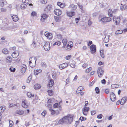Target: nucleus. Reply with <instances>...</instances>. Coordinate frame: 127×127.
Segmentation results:
<instances>
[{
    "label": "nucleus",
    "instance_id": "f257e3e1",
    "mask_svg": "<svg viewBox=\"0 0 127 127\" xmlns=\"http://www.w3.org/2000/svg\"><path fill=\"white\" fill-rule=\"evenodd\" d=\"M73 121V117L72 115H68L63 117L59 121V124H63L64 123L70 124Z\"/></svg>",
    "mask_w": 127,
    "mask_h": 127
},
{
    "label": "nucleus",
    "instance_id": "f03ea898",
    "mask_svg": "<svg viewBox=\"0 0 127 127\" xmlns=\"http://www.w3.org/2000/svg\"><path fill=\"white\" fill-rule=\"evenodd\" d=\"M36 61V59L35 57L30 58L29 59V64L30 66L31 67L34 66Z\"/></svg>",
    "mask_w": 127,
    "mask_h": 127
},
{
    "label": "nucleus",
    "instance_id": "7ed1b4c3",
    "mask_svg": "<svg viewBox=\"0 0 127 127\" xmlns=\"http://www.w3.org/2000/svg\"><path fill=\"white\" fill-rule=\"evenodd\" d=\"M98 19L99 22L103 23L109 22L111 20V18L110 17H102L101 16H99Z\"/></svg>",
    "mask_w": 127,
    "mask_h": 127
},
{
    "label": "nucleus",
    "instance_id": "20e7f679",
    "mask_svg": "<svg viewBox=\"0 0 127 127\" xmlns=\"http://www.w3.org/2000/svg\"><path fill=\"white\" fill-rule=\"evenodd\" d=\"M113 19V21L115 22V23L116 25H118L120 23V18L118 17H114Z\"/></svg>",
    "mask_w": 127,
    "mask_h": 127
},
{
    "label": "nucleus",
    "instance_id": "39448f33",
    "mask_svg": "<svg viewBox=\"0 0 127 127\" xmlns=\"http://www.w3.org/2000/svg\"><path fill=\"white\" fill-rule=\"evenodd\" d=\"M44 48L46 51H48L50 49V46L49 42H46L43 46Z\"/></svg>",
    "mask_w": 127,
    "mask_h": 127
},
{
    "label": "nucleus",
    "instance_id": "423d86ee",
    "mask_svg": "<svg viewBox=\"0 0 127 127\" xmlns=\"http://www.w3.org/2000/svg\"><path fill=\"white\" fill-rule=\"evenodd\" d=\"M54 84V80L52 79H50L47 85L48 88L49 89H51L52 87Z\"/></svg>",
    "mask_w": 127,
    "mask_h": 127
},
{
    "label": "nucleus",
    "instance_id": "0eeeda50",
    "mask_svg": "<svg viewBox=\"0 0 127 127\" xmlns=\"http://www.w3.org/2000/svg\"><path fill=\"white\" fill-rule=\"evenodd\" d=\"M110 100L112 101H114L116 99V96L113 92H111L110 94Z\"/></svg>",
    "mask_w": 127,
    "mask_h": 127
},
{
    "label": "nucleus",
    "instance_id": "6e6552de",
    "mask_svg": "<svg viewBox=\"0 0 127 127\" xmlns=\"http://www.w3.org/2000/svg\"><path fill=\"white\" fill-rule=\"evenodd\" d=\"M52 8V5H48L44 10L45 13L48 14L50 12Z\"/></svg>",
    "mask_w": 127,
    "mask_h": 127
},
{
    "label": "nucleus",
    "instance_id": "1a4fd4ad",
    "mask_svg": "<svg viewBox=\"0 0 127 127\" xmlns=\"http://www.w3.org/2000/svg\"><path fill=\"white\" fill-rule=\"evenodd\" d=\"M91 52L92 53H95L96 51V46L94 45H92L90 47Z\"/></svg>",
    "mask_w": 127,
    "mask_h": 127
},
{
    "label": "nucleus",
    "instance_id": "9d476101",
    "mask_svg": "<svg viewBox=\"0 0 127 127\" xmlns=\"http://www.w3.org/2000/svg\"><path fill=\"white\" fill-rule=\"evenodd\" d=\"M45 36L50 39H52V34L50 33L47 32H46L45 33Z\"/></svg>",
    "mask_w": 127,
    "mask_h": 127
},
{
    "label": "nucleus",
    "instance_id": "9b49d317",
    "mask_svg": "<svg viewBox=\"0 0 127 127\" xmlns=\"http://www.w3.org/2000/svg\"><path fill=\"white\" fill-rule=\"evenodd\" d=\"M45 14H43L41 16V20L42 22H44L45 20L48 17V15L46 14H47L45 13Z\"/></svg>",
    "mask_w": 127,
    "mask_h": 127
},
{
    "label": "nucleus",
    "instance_id": "f8f14e48",
    "mask_svg": "<svg viewBox=\"0 0 127 127\" xmlns=\"http://www.w3.org/2000/svg\"><path fill=\"white\" fill-rule=\"evenodd\" d=\"M54 13L57 15H60L62 14L61 11L59 9H56L54 10Z\"/></svg>",
    "mask_w": 127,
    "mask_h": 127
},
{
    "label": "nucleus",
    "instance_id": "ddd939ff",
    "mask_svg": "<svg viewBox=\"0 0 127 127\" xmlns=\"http://www.w3.org/2000/svg\"><path fill=\"white\" fill-rule=\"evenodd\" d=\"M116 10H114L113 11H112L111 9H109L108 11V13L109 16L112 17L113 16V13H114V12L116 11Z\"/></svg>",
    "mask_w": 127,
    "mask_h": 127
},
{
    "label": "nucleus",
    "instance_id": "4468645a",
    "mask_svg": "<svg viewBox=\"0 0 127 127\" xmlns=\"http://www.w3.org/2000/svg\"><path fill=\"white\" fill-rule=\"evenodd\" d=\"M67 65L66 63H65L60 64L59 66V67L61 69H62L67 67Z\"/></svg>",
    "mask_w": 127,
    "mask_h": 127
},
{
    "label": "nucleus",
    "instance_id": "2eb2a0df",
    "mask_svg": "<svg viewBox=\"0 0 127 127\" xmlns=\"http://www.w3.org/2000/svg\"><path fill=\"white\" fill-rule=\"evenodd\" d=\"M27 66L26 65L22 64L21 66V71H26L27 70Z\"/></svg>",
    "mask_w": 127,
    "mask_h": 127
},
{
    "label": "nucleus",
    "instance_id": "dca6fc26",
    "mask_svg": "<svg viewBox=\"0 0 127 127\" xmlns=\"http://www.w3.org/2000/svg\"><path fill=\"white\" fill-rule=\"evenodd\" d=\"M19 55V53L17 51L14 52L12 54V57L15 58L17 57Z\"/></svg>",
    "mask_w": 127,
    "mask_h": 127
},
{
    "label": "nucleus",
    "instance_id": "f3484780",
    "mask_svg": "<svg viewBox=\"0 0 127 127\" xmlns=\"http://www.w3.org/2000/svg\"><path fill=\"white\" fill-rule=\"evenodd\" d=\"M66 14L68 16L71 17L75 15V13L74 12H67Z\"/></svg>",
    "mask_w": 127,
    "mask_h": 127
},
{
    "label": "nucleus",
    "instance_id": "a211bd4d",
    "mask_svg": "<svg viewBox=\"0 0 127 127\" xmlns=\"http://www.w3.org/2000/svg\"><path fill=\"white\" fill-rule=\"evenodd\" d=\"M12 18L13 21L15 22H16L18 21L19 19L18 18L17 16L16 15H13L11 16Z\"/></svg>",
    "mask_w": 127,
    "mask_h": 127
},
{
    "label": "nucleus",
    "instance_id": "6ab92c4d",
    "mask_svg": "<svg viewBox=\"0 0 127 127\" xmlns=\"http://www.w3.org/2000/svg\"><path fill=\"white\" fill-rule=\"evenodd\" d=\"M67 40L66 39H63L62 42L63 43V45L62 47V48H64L67 43Z\"/></svg>",
    "mask_w": 127,
    "mask_h": 127
},
{
    "label": "nucleus",
    "instance_id": "aec40b11",
    "mask_svg": "<svg viewBox=\"0 0 127 127\" xmlns=\"http://www.w3.org/2000/svg\"><path fill=\"white\" fill-rule=\"evenodd\" d=\"M121 9L122 10H125L127 8V6L126 4L123 5V4H121V6H120Z\"/></svg>",
    "mask_w": 127,
    "mask_h": 127
},
{
    "label": "nucleus",
    "instance_id": "412c9836",
    "mask_svg": "<svg viewBox=\"0 0 127 127\" xmlns=\"http://www.w3.org/2000/svg\"><path fill=\"white\" fill-rule=\"evenodd\" d=\"M6 63H10L12 62V58L8 56L6 59Z\"/></svg>",
    "mask_w": 127,
    "mask_h": 127
},
{
    "label": "nucleus",
    "instance_id": "4be33fe9",
    "mask_svg": "<svg viewBox=\"0 0 127 127\" xmlns=\"http://www.w3.org/2000/svg\"><path fill=\"white\" fill-rule=\"evenodd\" d=\"M110 37V35H108L107 36H105L104 39V42L107 43L109 41V38Z\"/></svg>",
    "mask_w": 127,
    "mask_h": 127
},
{
    "label": "nucleus",
    "instance_id": "5701e85b",
    "mask_svg": "<svg viewBox=\"0 0 127 127\" xmlns=\"http://www.w3.org/2000/svg\"><path fill=\"white\" fill-rule=\"evenodd\" d=\"M41 86L39 84H35L34 85V87L35 90H37L40 88Z\"/></svg>",
    "mask_w": 127,
    "mask_h": 127
},
{
    "label": "nucleus",
    "instance_id": "b1692460",
    "mask_svg": "<svg viewBox=\"0 0 127 127\" xmlns=\"http://www.w3.org/2000/svg\"><path fill=\"white\" fill-rule=\"evenodd\" d=\"M24 113V111L21 110H17L16 112V113L19 114L20 115H22Z\"/></svg>",
    "mask_w": 127,
    "mask_h": 127
},
{
    "label": "nucleus",
    "instance_id": "393cba45",
    "mask_svg": "<svg viewBox=\"0 0 127 127\" xmlns=\"http://www.w3.org/2000/svg\"><path fill=\"white\" fill-rule=\"evenodd\" d=\"M69 8L72 9L74 10L76 9L77 8V6L76 5H74L73 4H71L69 6Z\"/></svg>",
    "mask_w": 127,
    "mask_h": 127
},
{
    "label": "nucleus",
    "instance_id": "a878e982",
    "mask_svg": "<svg viewBox=\"0 0 127 127\" xmlns=\"http://www.w3.org/2000/svg\"><path fill=\"white\" fill-rule=\"evenodd\" d=\"M27 95L29 97L31 98L34 96V95L32 94V93L30 92H28L27 93Z\"/></svg>",
    "mask_w": 127,
    "mask_h": 127
},
{
    "label": "nucleus",
    "instance_id": "bb28decb",
    "mask_svg": "<svg viewBox=\"0 0 127 127\" xmlns=\"http://www.w3.org/2000/svg\"><path fill=\"white\" fill-rule=\"evenodd\" d=\"M25 101H23L22 103V106L24 108H27L28 107V105Z\"/></svg>",
    "mask_w": 127,
    "mask_h": 127
},
{
    "label": "nucleus",
    "instance_id": "cd10ccee",
    "mask_svg": "<svg viewBox=\"0 0 127 127\" xmlns=\"http://www.w3.org/2000/svg\"><path fill=\"white\" fill-rule=\"evenodd\" d=\"M119 87V86L118 84H113L111 85V88L113 89L116 88H118Z\"/></svg>",
    "mask_w": 127,
    "mask_h": 127
},
{
    "label": "nucleus",
    "instance_id": "c85d7f7f",
    "mask_svg": "<svg viewBox=\"0 0 127 127\" xmlns=\"http://www.w3.org/2000/svg\"><path fill=\"white\" fill-rule=\"evenodd\" d=\"M32 78V76L31 75H30L28 77L27 80V82L29 83L30 81L31 80Z\"/></svg>",
    "mask_w": 127,
    "mask_h": 127
},
{
    "label": "nucleus",
    "instance_id": "c756f323",
    "mask_svg": "<svg viewBox=\"0 0 127 127\" xmlns=\"http://www.w3.org/2000/svg\"><path fill=\"white\" fill-rule=\"evenodd\" d=\"M72 44H71V45H69V44H68L67 46V47H66V48H67L66 50H70L72 47Z\"/></svg>",
    "mask_w": 127,
    "mask_h": 127
},
{
    "label": "nucleus",
    "instance_id": "7c9ffc66",
    "mask_svg": "<svg viewBox=\"0 0 127 127\" xmlns=\"http://www.w3.org/2000/svg\"><path fill=\"white\" fill-rule=\"evenodd\" d=\"M95 93L96 94H98L100 93V90L98 87H95Z\"/></svg>",
    "mask_w": 127,
    "mask_h": 127
},
{
    "label": "nucleus",
    "instance_id": "2f4dec72",
    "mask_svg": "<svg viewBox=\"0 0 127 127\" xmlns=\"http://www.w3.org/2000/svg\"><path fill=\"white\" fill-rule=\"evenodd\" d=\"M2 52L4 54H6L8 53V51L6 48H4L2 50Z\"/></svg>",
    "mask_w": 127,
    "mask_h": 127
},
{
    "label": "nucleus",
    "instance_id": "473e14b6",
    "mask_svg": "<svg viewBox=\"0 0 127 127\" xmlns=\"http://www.w3.org/2000/svg\"><path fill=\"white\" fill-rule=\"evenodd\" d=\"M123 32L122 30H118L115 33L116 34H121Z\"/></svg>",
    "mask_w": 127,
    "mask_h": 127
},
{
    "label": "nucleus",
    "instance_id": "72a5a7b5",
    "mask_svg": "<svg viewBox=\"0 0 127 127\" xmlns=\"http://www.w3.org/2000/svg\"><path fill=\"white\" fill-rule=\"evenodd\" d=\"M104 72H97L98 77L100 78L101 77L103 74Z\"/></svg>",
    "mask_w": 127,
    "mask_h": 127
},
{
    "label": "nucleus",
    "instance_id": "f704fd0d",
    "mask_svg": "<svg viewBox=\"0 0 127 127\" xmlns=\"http://www.w3.org/2000/svg\"><path fill=\"white\" fill-rule=\"evenodd\" d=\"M48 92L49 95L51 96L52 95L53 93L52 90H48Z\"/></svg>",
    "mask_w": 127,
    "mask_h": 127
},
{
    "label": "nucleus",
    "instance_id": "c9c22d12",
    "mask_svg": "<svg viewBox=\"0 0 127 127\" xmlns=\"http://www.w3.org/2000/svg\"><path fill=\"white\" fill-rule=\"evenodd\" d=\"M106 5H107L106 3H104L103 2L99 4L100 6L101 7H103L105 6Z\"/></svg>",
    "mask_w": 127,
    "mask_h": 127
},
{
    "label": "nucleus",
    "instance_id": "e433bc0d",
    "mask_svg": "<svg viewBox=\"0 0 127 127\" xmlns=\"http://www.w3.org/2000/svg\"><path fill=\"white\" fill-rule=\"evenodd\" d=\"M49 110L51 112V114L52 115H54L55 114V111L51 108L49 109Z\"/></svg>",
    "mask_w": 127,
    "mask_h": 127
},
{
    "label": "nucleus",
    "instance_id": "4c0bfd02",
    "mask_svg": "<svg viewBox=\"0 0 127 127\" xmlns=\"http://www.w3.org/2000/svg\"><path fill=\"white\" fill-rule=\"evenodd\" d=\"M89 107H84L83 108V110H82L84 112H87L89 110Z\"/></svg>",
    "mask_w": 127,
    "mask_h": 127
},
{
    "label": "nucleus",
    "instance_id": "58836bf2",
    "mask_svg": "<svg viewBox=\"0 0 127 127\" xmlns=\"http://www.w3.org/2000/svg\"><path fill=\"white\" fill-rule=\"evenodd\" d=\"M60 105V104L58 103H56L53 105V107L54 108H58Z\"/></svg>",
    "mask_w": 127,
    "mask_h": 127
},
{
    "label": "nucleus",
    "instance_id": "ea45409f",
    "mask_svg": "<svg viewBox=\"0 0 127 127\" xmlns=\"http://www.w3.org/2000/svg\"><path fill=\"white\" fill-rule=\"evenodd\" d=\"M26 6V4H22L20 5L21 8L22 9L25 8Z\"/></svg>",
    "mask_w": 127,
    "mask_h": 127
},
{
    "label": "nucleus",
    "instance_id": "a19ab883",
    "mask_svg": "<svg viewBox=\"0 0 127 127\" xmlns=\"http://www.w3.org/2000/svg\"><path fill=\"white\" fill-rule=\"evenodd\" d=\"M61 42L60 41H58L55 42L53 44L54 45H60L61 44Z\"/></svg>",
    "mask_w": 127,
    "mask_h": 127
},
{
    "label": "nucleus",
    "instance_id": "79ce46f5",
    "mask_svg": "<svg viewBox=\"0 0 127 127\" xmlns=\"http://www.w3.org/2000/svg\"><path fill=\"white\" fill-rule=\"evenodd\" d=\"M36 44L35 43V42L34 40H33V43L32 44V46H33V47L34 48H35L36 47Z\"/></svg>",
    "mask_w": 127,
    "mask_h": 127
},
{
    "label": "nucleus",
    "instance_id": "37998d69",
    "mask_svg": "<svg viewBox=\"0 0 127 127\" xmlns=\"http://www.w3.org/2000/svg\"><path fill=\"white\" fill-rule=\"evenodd\" d=\"M52 76L53 78H55L56 77V74L55 73V72H53V73H52Z\"/></svg>",
    "mask_w": 127,
    "mask_h": 127
},
{
    "label": "nucleus",
    "instance_id": "c03bdc74",
    "mask_svg": "<svg viewBox=\"0 0 127 127\" xmlns=\"http://www.w3.org/2000/svg\"><path fill=\"white\" fill-rule=\"evenodd\" d=\"M79 119V120H81V121H82L86 120L87 119L86 118H85L81 116L80 117Z\"/></svg>",
    "mask_w": 127,
    "mask_h": 127
},
{
    "label": "nucleus",
    "instance_id": "a18cd8bd",
    "mask_svg": "<svg viewBox=\"0 0 127 127\" xmlns=\"http://www.w3.org/2000/svg\"><path fill=\"white\" fill-rule=\"evenodd\" d=\"M56 35L57 36V38L59 39H62V35L60 34H56Z\"/></svg>",
    "mask_w": 127,
    "mask_h": 127
},
{
    "label": "nucleus",
    "instance_id": "49530a36",
    "mask_svg": "<svg viewBox=\"0 0 127 127\" xmlns=\"http://www.w3.org/2000/svg\"><path fill=\"white\" fill-rule=\"evenodd\" d=\"M36 13L35 11H33L31 13V16H36Z\"/></svg>",
    "mask_w": 127,
    "mask_h": 127
},
{
    "label": "nucleus",
    "instance_id": "de8ad7c7",
    "mask_svg": "<svg viewBox=\"0 0 127 127\" xmlns=\"http://www.w3.org/2000/svg\"><path fill=\"white\" fill-rule=\"evenodd\" d=\"M40 2L43 4L46 3L47 2V0H40Z\"/></svg>",
    "mask_w": 127,
    "mask_h": 127
},
{
    "label": "nucleus",
    "instance_id": "09e8293b",
    "mask_svg": "<svg viewBox=\"0 0 127 127\" xmlns=\"http://www.w3.org/2000/svg\"><path fill=\"white\" fill-rule=\"evenodd\" d=\"M41 64L43 67H46L47 66L46 64V63L45 62H42Z\"/></svg>",
    "mask_w": 127,
    "mask_h": 127
},
{
    "label": "nucleus",
    "instance_id": "8fccbe9b",
    "mask_svg": "<svg viewBox=\"0 0 127 127\" xmlns=\"http://www.w3.org/2000/svg\"><path fill=\"white\" fill-rule=\"evenodd\" d=\"M100 55L102 58H104V54L103 51V50H101L100 51Z\"/></svg>",
    "mask_w": 127,
    "mask_h": 127
},
{
    "label": "nucleus",
    "instance_id": "3c124183",
    "mask_svg": "<svg viewBox=\"0 0 127 127\" xmlns=\"http://www.w3.org/2000/svg\"><path fill=\"white\" fill-rule=\"evenodd\" d=\"M71 57V55L66 56L65 57V59L66 60H69Z\"/></svg>",
    "mask_w": 127,
    "mask_h": 127
},
{
    "label": "nucleus",
    "instance_id": "603ef678",
    "mask_svg": "<svg viewBox=\"0 0 127 127\" xmlns=\"http://www.w3.org/2000/svg\"><path fill=\"white\" fill-rule=\"evenodd\" d=\"M102 114H100L97 116V118L98 119H101L102 117Z\"/></svg>",
    "mask_w": 127,
    "mask_h": 127
},
{
    "label": "nucleus",
    "instance_id": "864d4df0",
    "mask_svg": "<svg viewBox=\"0 0 127 127\" xmlns=\"http://www.w3.org/2000/svg\"><path fill=\"white\" fill-rule=\"evenodd\" d=\"M125 102V101L123 100V99H122L120 101V103L121 105H123Z\"/></svg>",
    "mask_w": 127,
    "mask_h": 127
},
{
    "label": "nucleus",
    "instance_id": "5fc2aeb1",
    "mask_svg": "<svg viewBox=\"0 0 127 127\" xmlns=\"http://www.w3.org/2000/svg\"><path fill=\"white\" fill-rule=\"evenodd\" d=\"M46 113V111H43V112L41 113V114L43 116H45V115Z\"/></svg>",
    "mask_w": 127,
    "mask_h": 127
},
{
    "label": "nucleus",
    "instance_id": "6e6d98bb",
    "mask_svg": "<svg viewBox=\"0 0 127 127\" xmlns=\"http://www.w3.org/2000/svg\"><path fill=\"white\" fill-rule=\"evenodd\" d=\"M96 112L95 111H93L91 112V115H93L96 114Z\"/></svg>",
    "mask_w": 127,
    "mask_h": 127
},
{
    "label": "nucleus",
    "instance_id": "4d7b16f0",
    "mask_svg": "<svg viewBox=\"0 0 127 127\" xmlns=\"http://www.w3.org/2000/svg\"><path fill=\"white\" fill-rule=\"evenodd\" d=\"M9 121L10 123L9 126L10 127H12L13 125V122L11 120H9Z\"/></svg>",
    "mask_w": 127,
    "mask_h": 127
},
{
    "label": "nucleus",
    "instance_id": "13d9d810",
    "mask_svg": "<svg viewBox=\"0 0 127 127\" xmlns=\"http://www.w3.org/2000/svg\"><path fill=\"white\" fill-rule=\"evenodd\" d=\"M101 82L102 84H105L106 83V81L105 79H103L101 80Z\"/></svg>",
    "mask_w": 127,
    "mask_h": 127
},
{
    "label": "nucleus",
    "instance_id": "bf43d9fd",
    "mask_svg": "<svg viewBox=\"0 0 127 127\" xmlns=\"http://www.w3.org/2000/svg\"><path fill=\"white\" fill-rule=\"evenodd\" d=\"M105 93L106 94H107L109 93V91L108 89H106L105 90Z\"/></svg>",
    "mask_w": 127,
    "mask_h": 127
},
{
    "label": "nucleus",
    "instance_id": "052dcab7",
    "mask_svg": "<svg viewBox=\"0 0 127 127\" xmlns=\"http://www.w3.org/2000/svg\"><path fill=\"white\" fill-rule=\"evenodd\" d=\"M88 66V64L86 63H84L82 65V67L83 68H85Z\"/></svg>",
    "mask_w": 127,
    "mask_h": 127
},
{
    "label": "nucleus",
    "instance_id": "680f3d73",
    "mask_svg": "<svg viewBox=\"0 0 127 127\" xmlns=\"http://www.w3.org/2000/svg\"><path fill=\"white\" fill-rule=\"evenodd\" d=\"M92 69V68L91 67H89V68L87 69L86 71H90Z\"/></svg>",
    "mask_w": 127,
    "mask_h": 127
},
{
    "label": "nucleus",
    "instance_id": "e2e57ef3",
    "mask_svg": "<svg viewBox=\"0 0 127 127\" xmlns=\"http://www.w3.org/2000/svg\"><path fill=\"white\" fill-rule=\"evenodd\" d=\"M97 71H104L101 67L98 68Z\"/></svg>",
    "mask_w": 127,
    "mask_h": 127
},
{
    "label": "nucleus",
    "instance_id": "0e129e2a",
    "mask_svg": "<svg viewBox=\"0 0 127 127\" xmlns=\"http://www.w3.org/2000/svg\"><path fill=\"white\" fill-rule=\"evenodd\" d=\"M1 4L2 5H2H3L4 4H6V2L4 0H1Z\"/></svg>",
    "mask_w": 127,
    "mask_h": 127
},
{
    "label": "nucleus",
    "instance_id": "69168bd1",
    "mask_svg": "<svg viewBox=\"0 0 127 127\" xmlns=\"http://www.w3.org/2000/svg\"><path fill=\"white\" fill-rule=\"evenodd\" d=\"M95 82V81H93L92 82H91V83L89 84V86H92L93 85V84H94V83Z\"/></svg>",
    "mask_w": 127,
    "mask_h": 127
},
{
    "label": "nucleus",
    "instance_id": "338daca9",
    "mask_svg": "<svg viewBox=\"0 0 127 127\" xmlns=\"http://www.w3.org/2000/svg\"><path fill=\"white\" fill-rule=\"evenodd\" d=\"M78 89H80V90L82 91L83 89V88L82 86H80L78 87Z\"/></svg>",
    "mask_w": 127,
    "mask_h": 127
},
{
    "label": "nucleus",
    "instance_id": "774afa93",
    "mask_svg": "<svg viewBox=\"0 0 127 127\" xmlns=\"http://www.w3.org/2000/svg\"><path fill=\"white\" fill-rule=\"evenodd\" d=\"M55 20L57 22H59L60 21L59 17H57L55 18Z\"/></svg>",
    "mask_w": 127,
    "mask_h": 127
}]
</instances>
